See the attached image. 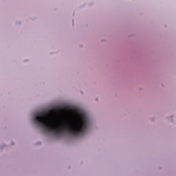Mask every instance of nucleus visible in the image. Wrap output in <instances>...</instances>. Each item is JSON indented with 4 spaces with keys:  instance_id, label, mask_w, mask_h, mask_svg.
I'll return each mask as SVG.
<instances>
[{
    "instance_id": "nucleus-1",
    "label": "nucleus",
    "mask_w": 176,
    "mask_h": 176,
    "mask_svg": "<svg viewBox=\"0 0 176 176\" xmlns=\"http://www.w3.org/2000/svg\"><path fill=\"white\" fill-rule=\"evenodd\" d=\"M36 124L42 127L47 133H52L55 135H61L68 133L70 135L78 137L83 135L89 127V118L85 115L76 117L72 120L61 121L58 124V120L54 116V111H40L33 118Z\"/></svg>"
},
{
    "instance_id": "nucleus-2",
    "label": "nucleus",
    "mask_w": 176,
    "mask_h": 176,
    "mask_svg": "<svg viewBox=\"0 0 176 176\" xmlns=\"http://www.w3.org/2000/svg\"><path fill=\"white\" fill-rule=\"evenodd\" d=\"M56 111H57V112H60V109H57Z\"/></svg>"
}]
</instances>
